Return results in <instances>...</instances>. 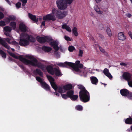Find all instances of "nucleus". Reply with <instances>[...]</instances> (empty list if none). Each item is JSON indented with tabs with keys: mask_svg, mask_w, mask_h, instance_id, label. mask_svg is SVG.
<instances>
[{
	"mask_svg": "<svg viewBox=\"0 0 132 132\" xmlns=\"http://www.w3.org/2000/svg\"><path fill=\"white\" fill-rule=\"evenodd\" d=\"M52 14H48L44 16L43 20L44 21H55L56 19L55 16L59 19H62L64 17L67 13V11L62 12L59 9L55 8H54L52 10Z\"/></svg>",
	"mask_w": 132,
	"mask_h": 132,
	"instance_id": "f257e3e1",
	"label": "nucleus"
},
{
	"mask_svg": "<svg viewBox=\"0 0 132 132\" xmlns=\"http://www.w3.org/2000/svg\"><path fill=\"white\" fill-rule=\"evenodd\" d=\"M78 88L81 90L79 93L80 100L84 103L89 101L90 100V95L89 93L87 90L83 86H79Z\"/></svg>",
	"mask_w": 132,
	"mask_h": 132,
	"instance_id": "f03ea898",
	"label": "nucleus"
},
{
	"mask_svg": "<svg viewBox=\"0 0 132 132\" xmlns=\"http://www.w3.org/2000/svg\"><path fill=\"white\" fill-rule=\"evenodd\" d=\"M27 57L31 60L32 61L27 59L26 64H29L33 66H36L40 69L43 71H45V66L40 62H38L36 58L33 56H27Z\"/></svg>",
	"mask_w": 132,
	"mask_h": 132,
	"instance_id": "7ed1b4c3",
	"label": "nucleus"
},
{
	"mask_svg": "<svg viewBox=\"0 0 132 132\" xmlns=\"http://www.w3.org/2000/svg\"><path fill=\"white\" fill-rule=\"evenodd\" d=\"M56 3L59 9L64 10L67 7L68 5L66 0H57Z\"/></svg>",
	"mask_w": 132,
	"mask_h": 132,
	"instance_id": "20e7f679",
	"label": "nucleus"
},
{
	"mask_svg": "<svg viewBox=\"0 0 132 132\" xmlns=\"http://www.w3.org/2000/svg\"><path fill=\"white\" fill-rule=\"evenodd\" d=\"M10 55L14 58L16 59H19L20 61H21L24 64H26V61L27 59L23 57L21 55H20L18 56H17L14 53L7 51Z\"/></svg>",
	"mask_w": 132,
	"mask_h": 132,
	"instance_id": "39448f33",
	"label": "nucleus"
},
{
	"mask_svg": "<svg viewBox=\"0 0 132 132\" xmlns=\"http://www.w3.org/2000/svg\"><path fill=\"white\" fill-rule=\"evenodd\" d=\"M29 42L27 39L26 37H24L20 38L19 42V45L21 46H27L29 44Z\"/></svg>",
	"mask_w": 132,
	"mask_h": 132,
	"instance_id": "423d86ee",
	"label": "nucleus"
},
{
	"mask_svg": "<svg viewBox=\"0 0 132 132\" xmlns=\"http://www.w3.org/2000/svg\"><path fill=\"white\" fill-rule=\"evenodd\" d=\"M23 36L24 37H26L27 39L29 41L31 42H35L36 41L35 38L31 35H29L27 34H23Z\"/></svg>",
	"mask_w": 132,
	"mask_h": 132,
	"instance_id": "0eeeda50",
	"label": "nucleus"
},
{
	"mask_svg": "<svg viewBox=\"0 0 132 132\" xmlns=\"http://www.w3.org/2000/svg\"><path fill=\"white\" fill-rule=\"evenodd\" d=\"M131 76V74L127 72H124L122 75L123 78L128 81H129L130 80Z\"/></svg>",
	"mask_w": 132,
	"mask_h": 132,
	"instance_id": "6e6552de",
	"label": "nucleus"
},
{
	"mask_svg": "<svg viewBox=\"0 0 132 132\" xmlns=\"http://www.w3.org/2000/svg\"><path fill=\"white\" fill-rule=\"evenodd\" d=\"M53 72V75L55 74L56 76H61L62 75L60 70L59 69V67L54 68Z\"/></svg>",
	"mask_w": 132,
	"mask_h": 132,
	"instance_id": "1a4fd4ad",
	"label": "nucleus"
},
{
	"mask_svg": "<svg viewBox=\"0 0 132 132\" xmlns=\"http://www.w3.org/2000/svg\"><path fill=\"white\" fill-rule=\"evenodd\" d=\"M130 92L128 90L126 89H122L120 90L121 94L123 96H128V97Z\"/></svg>",
	"mask_w": 132,
	"mask_h": 132,
	"instance_id": "9d476101",
	"label": "nucleus"
},
{
	"mask_svg": "<svg viewBox=\"0 0 132 132\" xmlns=\"http://www.w3.org/2000/svg\"><path fill=\"white\" fill-rule=\"evenodd\" d=\"M28 17L31 20L36 23H37L38 21V18H37L35 15H34L31 13H28Z\"/></svg>",
	"mask_w": 132,
	"mask_h": 132,
	"instance_id": "9b49d317",
	"label": "nucleus"
},
{
	"mask_svg": "<svg viewBox=\"0 0 132 132\" xmlns=\"http://www.w3.org/2000/svg\"><path fill=\"white\" fill-rule=\"evenodd\" d=\"M83 65L82 64L80 63L73 69H74V70L76 72L82 73V71H81L80 69H79V68H83Z\"/></svg>",
	"mask_w": 132,
	"mask_h": 132,
	"instance_id": "f8f14e48",
	"label": "nucleus"
},
{
	"mask_svg": "<svg viewBox=\"0 0 132 132\" xmlns=\"http://www.w3.org/2000/svg\"><path fill=\"white\" fill-rule=\"evenodd\" d=\"M80 61L79 60L76 61L75 63L72 62H66L67 64L69 67H71L72 68L75 67L78 65L80 64Z\"/></svg>",
	"mask_w": 132,
	"mask_h": 132,
	"instance_id": "ddd939ff",
	"label": "nucleus"
},
{
	"mask_svg": "<svg viewBox=\"0 0 132 132\" xmlns=\"http://www.w3.org/2000/svg\"><path fill=\"white\" fill-rule=\"evenodd\" d=\"M0 43L6 49L9 50L10 47L0 37Z\"/></svg>",
	"mask_w": 132,
	"mask_h": 132,
	"instance_id": "4468645a",
	"label": "nucleus"
},
{
	"mask_svg": "<svg viewBox=\"0 0 132 132\" xmlns=\"http://www.w3.org/2000/svg\"><path fill=\"white\" fill-rule=\"evenodd\" d=\"M19 30L22 32H25L27 31V29L26 25L23 23H20L19 25Z\"/></svg>",
	"mask_w": 132,
	"mask_h": 132,
	"instance_id": "2eb2a0df",
	"label": "nucleus"
},
{
	"mask_svg": "<svg viewBox=\"0 0 132 132\" xmlns=\"http://www.w3.org/2000/svg\"><path fill=\"white\" fill-rule=\"evenodd\" d=\"M103 72L104 74L110 79H111L112 78V76L109 72V70L108 69L106 68L104 69Z\"/></svg>",
	"mask_w": 132,
	"mask_h": 132,
	"instance_id": "dca6fc26",
	"label": "nucleus"
},
{
	"mask_svg": "<svg viewBox=\"0 0 132 132\" xmlns=\"http://www.w3.org/2000/svg\"><path fill=\"white\" fill-rule=\"evenodd\" d=\"M37 41L41 44L45 43V36L44 37L37 36L36 37Z\"/></svg>",
	"mask_w": 132,
	"mask_h": 132,
	"instance_id": "f3484780",
	"label": "nucleus"
},
{
	"mask_svg": "<svg viewBox=\"0 0 132 132\" xmlns=\"http://www.w3.org/2000/svg\"><path fill=\"white\" fill-rule=\"evenodd\" d=\"M118 38L119 40L123 41L126 39V37L125 36L123 32L118 33Z\"/></svg>",
	"mask_w": 132,
	"mask_h": 132,
	"instance_id": "a211bd4d",
	"label": "nucleus"
},
{
	"mask_svg": "<svg viewBox=\"0 0 132 132\" xmlns=\"http://www.w3.org/2000/svg\"><path fill=\"white\" fill-rule=\"evenodd\" d=\"M41 85L42 87L46 90L49 91L50 90V86L45 81H44L41 84Z\"/></svg>",
	"mask_w": 132,
	"mask_h": 132,
	"instance_id": "6ab92c4d",
	"label": "nucleus"
},
{
	"mask_svg": "<svg viewBox=\"0 0 132 132\" xmlns=\"http://www.w3.org/2000/svg\"><path fill=\"white\" fill-rule=\"evenodd\" d=\"M46 69L47 72L52 75H53L54 68L51 65H48L46 67Z\"/></svg>",
	"mask_w": 132,
	"mask_h": 132,
	"instance_id": "aec40b11",
	"label": "nucleus"
},
{
	"mask_svg": "<svg viewBox=\"0 0 132 132\" xmlns=\"http://www.w3.org/2000/svg\"><path fill=\"white\" fill-rule=\"evenodd\" d=\"M90 80L92 83L93 84L97 85L98 82V80L97 78L95 77L92 76L90 77Z\"/></svg>",
	"mask_w": 132,
	"mask_h": 132,
	"instance_id": "412c9836",
	"label": "nucleus"
},
{
	"mask_svg": "<svg viewBox=\"0 0 132 132\" xmlns=\"http://www.w3.org/2000/svg\"><path fill=\"white\" fill-rule=\"evenodd\" d=\"M42 50L45 52H49L52 50V48L50 47L44 46L42 47Z\"/></svg>",
	"mask_w": 132,
	"mask_h": 132,
	"instance_id": "4be33fe9",
	"label": "nucleus"
},
{
	"mask_svg": "<svg viewBox=\"0 0 132 132\" xmlns=\"http://www.w3.org/2000/svg\"><path fill=\"white\" fill-rule=\"evenodd\" d=\"M72 86L71 84H69L66 85H65L63 86V88L65 90H70L72 89Z\"/></svg>",
	"mask_w": 132,
	"mask_h": 132,
	"instance_id": "5701e85b",
	"label": "nucleus"
},
{
	"mask_svg": "<svg viewBox=\"0 0 132 132\" xmlns=\"http://www.w3.org/2000/svg\"><path fill=\"white\" fill-rule=\"evenodd\" d=\"M125 122L127 124H132V118L129 117L125 119Z\"/></svg>",
	"mask_w": 132,
	"mask_h": 132,
	"instance_id": "b1692460",
	"label": "nucleus"
},
{
	"mask_svg": "<svg viewBox=\"0 0 132 132\" xmlns=\"http://www.w3.org/2000/svg\"><path fill=\"white\" fill-rule=\"evenodd\" d=\"M94 8L95 11L98 14H101L103 13V12L100 11L99 7H98L96 5L94 7Z\"/></svg>",
	"mask_w": 132,
	"mask_h": 132,
	"instance_id": "393cba45",
	"label": "nucleus"
},
{
	"mask_svg": "<svg viewBox=\"0 0 132 132\" xmlns=\"http://www.w3.org/2000/svg\"><path fill=\"white\" fill-rule=\"evenodd\" d=\"M62 28L65 29L67 31L69 32H70L71 31V28L69 26H67L66 23L63 24Z\"/></svg>",
	"mask_w": 132,
	"mask_h": 132,
	"instance_id": "a878e982",
	"label": "nucleus"
},
{
	"mask_svg": "<svg viewBox=\"0 0 132 132\" xmlns=\"http://www.w3.org/2000/svg\"><path fill=\"white\" fill-rule=\"evenodd\" d=\"M34 73H36L41 77H43V72L39 69H37L34 71Z\"/></svg>",
	"mask_w": 132,
	"mask_h": 132,
	"instance_id": "bb28decb",
	"label": "nucleus"
},
{
	"mask_svg": "<svg viewBox=\"0 0 132 132\" xmlns=\"http://www.w3.org/2000/svg\"><path fill=\"white\" fill-rule=\"evenodd\" d=\"M66 62H65L64 63H61L57 64V65L60 67H67L68 66H69L67 64Z\"/></svg>",
	"mask_w": 132,
	"mask_h": 132,
	"instance_id": "cd10ccee",
	"label": "nucleus"
},
{
	"mask_svg": "<svg viewBox=\"0 0 132 132\" xmlns=\"http://www.w3.org/2000/svg\"><path fill=\"white\" fill-rule=\"evenodd\" d=\"M74 91L73 90H69L66 93L69 98H70L74 94Z\"/></svg>",
	"mask_w": 132,
	"mask_h": 132,
	"instance_id": "c85d7f7f",
	"label": "nucleus"
},
{
	"mask_svg": "<svg viewBox=\"0 0 132 132\" xmlns=\"http://www.w3.org/2000/svg\"><path fill=\"white\" fill-rule=\"evenodd\" d=\"M10 25L13 29H14L16 27V23L14 21L10 23Z\"/></svg>",
	"mask_w": 132,
	"mask_h": 132,
	"instance_id": "c756f323",
	"label": "nucleus"
},
{
	"mask_svg": "<svg viewBox=\"0 0 132 132\" xmlns=\"http://www.w3.org/2000/svg\"><path fill=\"white\" fill-rule=\"evenodd\" d=\"M72 32L74 35L77 37L78 35V33L77 31V28L76 27H74L72 29Z\"/></svg>",
	"mask_w": 132,
	"mask_h": 132,
	"instance_id": "7c9ffc66",
	"label": "nucleus"
},
{
	"mask_svg": "<svg viewBox=\"0 0 132 132\" xmlns=\"http://www.w3.org/2000/svg\"><path fill=\"white\" fill-rule=\"evenodd\" d=\"M45 42H51L53 40V39L51 37L48 36H45Z\"/></svg>",
	"mask_w": 132,
	"mask_h": 132,
	"instance_id": "2f4dec72",
	"label": "nucleus"
},
{
	"mask_svg": "<svg viewBox=\"0 0 132 132\" xmlns=\"http://www.w3.org/2000/svg\"><path fill=\"white\" fill-rule=\"evenodd\" d=\"M51 84L52 88L56 91L58 89V87L57 85L54 82H51Z\"/></svg>",
	"mask_w": 132,
	"mask_h": 132,
	"instance_id": "473e14b6",
	"label": "nucleus"
},
{
	"mask_svg": "<svg viewBox=\"0 0 132 132\" xmlns=\"http://www.w3.org/2000/svg\"><path fill=\"white\" fill-rule=\"evenodd\" d=\"M0 54L1 55L2 57L4 59L6 58V53L1 50H0Z\"/></svg>",
	"mask_w": 132,
	"mask_h": 132,
	"instance_id": "72a5a7b5",
	"label": "nucleus"
},
{
	"mask_svg": "<svg viewBox=\"0 0 132 132\" xmlns=\"http://www.w3.org/2000/svg\"><path fill=\"white\" fill-rule=\"evenodd\" d=\"M4 30L7 32H10L12 30V29L10 27L6 26L4 27Z\"/></svg>",
	"mask_w": 132,
	"mask_h": 132,
	"instance_id": "f704fd0d",
	"label": "nucleus"
},
{
	"mask_svg": "<svg viewBox=\"0 0 132 132\" xmlns=\"http://www.w3.org/2000/svg\"><path fill=\"white\" fill-rule=\"evenodd\" d=\"M78 96L77 95H74L73 94L70 98L72 101H76L78 98Z\"/></svg>",
	"mask_w": 132,
	"mask_h": 132,
	"instance_id": "c9c22d12",
	"label": "nucleus"
},
{
	"mask_svg": "<svg viewBox=\"0 0 132 132\" xmlns=\"http://www.w3.org/2000/svg\"><path fill=\"white\" fill-rule=\"evenodd\" d=\"M106 31L109 36L111 37L112 36V35L111 33V31L110 29L109 28H107Z\"/></svg>",
	"mask_w": 132,
	"mask_h": 132,
	"instance_id": "e433bc0d",
	"label": "nucleus"
},
{
	"mask_svg": "<svg viewBox=\"0 0 132 132\" xmlns=\"http://www.w3.org/2000/svg\"><path fill=\"white\" fill-rule=\"evenodd\" d=\"M75 109L77 110L81 111L83 109L82 106L80 105H78L75 107Z\"/></svg>",
	"mask_w": 132,
	"mask_h": 132,
	"instance_id": "4c0bfd02",
	"label": "nucleus"
},
{
	"mask_svg": "<svg viewBox=\"0 0 132 132\" xmlns=\"http://www.w3.org/2000/svg\"><path fill=\"white\" fill-rule=\"evenodd\" d=\"M47 77L50 83L51 82H53L54 80V78L51 76H47Z\"/></svg>",
	"mask_w": 132,
	"mask_h": 132,
	"instance_id": "58836bf2",
	"label": "nucleus"
},
{
	"mask_svg": "<svg viewBox=\"0 0 132 132\" xmlns=\"http://www.w3.org/2000/svg\"><path fill=\"white\" fill-rule=\"evenodd\" d=\"M10 44L15 45L16 46V47L18 48H20V46L19 45L18 43L16 42V41H12L11 43Z\"/></svg>",
	"mask_w": 132,
	"mask_h": 132,
	"instance_id": "ea45409f",
	"label": "nucleus"
},
{
	"mask_svg": "<svg viewBox=\"0 0 132 132\" xmlns=\"http://www.w3.org/2000/svg\"><path fill=\"white\" fill-rule=\"evenodd\" d=\"M104 26L102 23L99 24L98 27V28L99 30H102L104 29Z\"/></svg>",
	"mask_w": 132,
	"mask_h": 132,
	"instance_id": "a19ab883",
	"label": "nucleus"
},
{
	"mask_svg": "<svg viewBox=\"0 0 132 132\" xmlns=\"http://www.w3.org/2000/svg\"><path fill=\"white\" fill-rule=\"evenodd\" d=\"M36 79L37 81L40 82L41 84L44 82L43 81L42 79L39 77H36Z\"/></svg>",
	"mask_w": 132,
	"mask_h": 132,
	"instance_id": "79ce46f5",
	"label": "nucleus"
},
{
	"mask_svg": "<svg viewBox=\"0 0 132 132\" xmlns=\"http://www.w3.org/2000/svg\"><path fill=\"white\" fill-rule=\"evenodd\" d=\"M57 44H58L57 43V42L56 41H54L53 42L52 41L51 42L50 44L52 46H55L56 45H57Z\"/></svg>",
	"mask_w": 132,
	"mask_h": 132,
	"instance_id": "37998d69",
	"label": "nucleus"
},
{
	"mask_svg": "<svg viewBox=\"0 0 132 132\" xmlns=\"http://www.w3.org/2000/svg\"><path fill=\"white\" fill-rule=\"evenodd\" d=\"M75 49V47L73 46H70L68 48V50L70 52H73Z\"/></svg>",
	"mask_w": 132,
	"mask_h": 132,
	"instance_id": "c03bdc74",
	"label": "nucleus"
},
{
	"mask_svg": "<svg viewBox=\"0 0 132 132\" xmlns=\"http://www.w3.org/2000/svg\"><path fill=\"white\" fill-rule=\"evenodd\" d=\"M20 1L22 3V6H24L27 3V0H20Z\"/></svg>",
	"mask_w": 132,
	"mask_h": 132,
	"instance_id": "a18cd8bd",
	"label": "nucleus"
},
{
	"mask_svg": "<svg viewBox=\"0 0 132 132\" xmlns=\"http://www.w3.org/2000/svg\"><path fill=\"white\" fill-rule=\"evenodd\" d=\"M61 96L64 99H66L68 97L67 95L65 94H61Z\"/></svg>",
	"mask_w": 132,
	"mask_h": 132,
	"instance_id": "49530a36",
	"label": "nucleus"
},
{
	"mask_svg": "<svg viewBox=\"0 0 132 132\" xmlns=\"http://www.w3.org/2000/svg\"><path fill=\"white\" fill-rule=\"evenodd\" d=\"M9 17L11 21H14L16 20V17L12 15L9 16Z\"/></svg>",
	"mask_w": 132,
	"mask_h": 132,
	"instance_id": "de8ad7c7",
	"label": "nucleus"
},
{
	"mask_svg": "<svg viewBox=\"0 0 132 132\" xmlns=\"http://www.w3.org/2000/svg\"><path fill=\"white\" fill-rule=\"evenodd\" d=\"M21 3L20 2H18L16 4V7L18 9L21 7Z\"/></svg>",
	"mask_w": 132,
	"mask_h": 132,
	"instance_id": "09e8293b",
	"label": "nucleus"
},
{
	"mask_svg": "<svg viewBox=\"0 0 132 132\" xmlns=\"http://www.w3.org/2000/svg\"><path fill=\"white\" fill-rule=\"evenodd\" d=\"M83 54V51L82 50L80 49L79 52L78 54L79 56L82 57Z\"/></svg>",
	"mask_w": 132,
	"mask_h": 132,
	"instance_id": "8fccbe9b",
	"label": "nucleus"
},
{
	"mask_svg": "<svg viewBox=\"0 0 132 132\" xmlns=\"http://www.w3.org/2000/svg\"><path fill=\"white\" fill-rule=\"evenodd\" d=\"M6 25L5 22L3 21H0V26H4Z\"/></svg>",
	"mask_w": 132,
	"mask_h": 132,
	"instance_id": "3c124183",
	"label": "nucleus"
},
{
	"mask_svg": "<svg viewBox=\"0 0 132 132\" xmlns=\"http://www.w3.org/2000/svg\"><path fill=\"white\" fill-rule=\"evenodd\" d=\"M5 21L6 23H9L10 22L11 20L9 17H7L5 18Z\"/></svg>",
	"mask_w": 132,
	"mask_h": 132,
	"instance_id": "603ef678",
	"label": "nucleus"
},
{
	"mask_svg": "<svg viewBox=\"0 0 132 132\" xmlns=\"http://www.w3.org/2000/svg\"><path fill=\"white\" fill-rule=\"evenodd\" d=\"M58 44L53 47V48L54 50L56 51H58L59 50V47L58 46Z\"/></svg>",
	"mask_w": 132,
	"mask_h": 132,
	"instance_id": "864d4df0",
	"label": "nucleus"
},
{
	"mask_svg": "<svg viewBox=\"0 0 132 132\" xmlns=\"http://www.w3.org/2000/svg\"><path fill=\"white\" fill-rule=\"evenodd\" d=\"M58 92L61 94L63 92L62 88L60 86L59 87L58 89Z\"/></svg>",
	"mask_w": 132,
	"mask_h": 132,
	"instance_id": "5fc2aeb1",
	"label": "nucleus"
},
{
	"mask_svg": "<svg viewBox=\"0 0 132 132\" xmlns=\"http://www.w3.org/2000/svg\"><path fill=\"white\" fill-rule=\"evenodd\" d=\"M65 39L67 41H71V40L70 38L68 36H65L64 37Z\"/></svg>",
	"mask_w": 132,
	"mask_h": 132,
	"instance_id": "6e6d98bb",
	"label": "nucleus"
},
{
	"mask_svg": "<svg viewBox=\"0 0 132 132\" xmlns=\"http://www.w3.org/2000/svg\"><path fill=\"white\" fill-rule=\"evenodd\" d=\"M4 17V15L3 13L0 11V20L3 19Z\"/></svg>",
	"mask_w": 132,
	"mask_h": 132,
	"instance_id": "4d7b16f0",
	"label": "nucleus"
},
{
	"mask_svg": "<svg viewBox=\"0 0 132 132\" xmlns=\"http://www.w3.org/2000/svg\"><path fill=\"white\" fill-rule=\"evenodd\" d=\"M99 47L100 50L101 52L104 53H106V52H105V50L104 49L101 47L99 46Z\"/></svg>",
	"mask_w": 132,
	"mask_h": 132,
	"instance_id": "13d9d810",
	"label": "nucleus"
},
{
	"mask_svg": "<svg viewBox=\"0 0 132 132\" xmlns=\"http://www.w3.org/2000/svg\"><path fill=\"white\" fill-rule=\"evenodd\" d=\"M18 64L19 66L23 70H24L25 68L24 66H23V65L22 64H21L19 63H18Z\"/></svg>",
	"mask_w": 132,
	"mask_h": 132,
	"instance_id": "bf43d9fd",
	"label": "nucleus"
},
{
	"mask_svg": "<svg viewBox=\"0 0 132 132\" xmlns=\"http://www.w3.org/2000/svg\"><path fill=\"white\" fill-rule=\"evenodd\" d=\"M11 40V39L8 38H7L5 39V40L7 42L9 43L10 44L11 42L10 41Z\"/></svg>",
	"mask_w": 132,
	"mask_h": 132,
	"instance_id": "052dcab7",
	"label": "nucleus"
},
{
	"mask_svg": "<svg viewBox=\"0 0 132 132\" xmlns=\"http://www.w3.org/2000/svg\"><path fill=\"white\" fill-rule=\"evenodd\" d=\"M73 0H66V1L67 4H70L72 3Z\"/></svg>",
	"mask_w": 132,
	"mask_h": 132,
	"instance_id": "680f3d73",
	"label": "nucleus"
},
{
	"mask_svg": "<svg viewBox=\"0 0 132 132\" xmlns=\"http://www.w3.org/2000/svg\"><path fill=\"white\" fill-rule=\"evenodd\" d=\"M99 37H100V38H101L102 39H103L104 38V36L102 34H98Z\"/></svg>",
	"mask_w": 132,
	"mask_h": 132,
	"instance_id": "e2e57ef3",
	"label": "nucleus"
},
{
	"mask_svg": "<svg viewBox=\"0 0 132 132\" xmlns=\"http://www.w3.org/2000/svg\"><path fill=\"white\" fill-rule=\"evenodd\" d=\"M126 16L129 18H130L131 16V14L129 13H128L126 15Z\"/></svg>",
	"mask_w": 132,
	"mask_h": 132,
	"instance_id": "0e129e2a",
	"label": "nucleus"
},
{
	"mask_svg": "<svg viewBox=\"0 0 132 132\" xmlns=\"http://www.w3.org/2000/svg\"><path fill=\"white\" fill-rule=\"evenodd\" d=\"M55 55L56 56L57 58H59L60 57V55L58 52H56L55 53Z\"/></svg>",
	"mask_w": 132,
	"mask_h": 132,
	"instance_id": "69168bd1",
	"label": "nucleus"
},
{
	"mask_svg": "<svg viewBox=\"0 0 132 132\" xmlns=\"http://www.w3.org/2000/svg\"><path fill=\"white\" fill-rule=\"evenodd\" d=\"M128 97L130 99L132 98V92H130L129 95H128Z\"/></svg>",
	"mask_w": 132,
	"mask_h": 132,
	"instance_id": "338daca9",
	"label": "nucleus"
},
{
	"mask_svg": "<svg viewBox=\"0 0 132 132\" xmlns=\"http://www.w3.org/2000/svg\"><path fill=\"white\" fill-rule=\"evenodd\" d=\"M128 84L129 86L132 87V81L128 82Z\"/></svg>",
	"mask_w": 132,
	"mask_h": 132,
	"instance_id": "774afa93",
	"label": "nucleus"
}]
</instances>
